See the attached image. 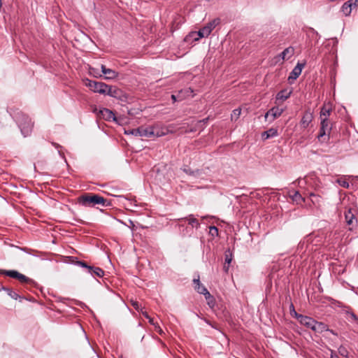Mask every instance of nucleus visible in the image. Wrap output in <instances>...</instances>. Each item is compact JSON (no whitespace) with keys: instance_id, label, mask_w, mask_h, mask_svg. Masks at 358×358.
<instances>
[{"instance_id":"nucleus-1","label":"nucleus","mask_w":358,"mask_h":358,"mask_svg":"<svg viewBox=\"0 0 358 358\" xmlns=\"http://www.w3.org/2000/svg\"><path fill=\"white\" fill-rule=\"evenodd\" d=\"M12 115L20 129L22 134L24 137L29 136L31 133L34 126L31 119L26 114L18 110L13 111Z\"/></svg>"},{"instance_id":"nucleus-2","label":"nucleus","mask_w":358,"mask_h":358,"mask_svg":"<svg viewBox=\"0 0 358 358\" xmlns=\"http://www.w3.org/2000/svg\"><path fill=\"white\" fill-rule=\"evenodd\" d=\"M78 202L83 206H94L101 204L102 206L108 205V201L103 197L92 193L85 194L78 198Z\"/></svg>"},{"instance_id":"nucleus-3","label":"nucleus","mask_w":358,"mask_h":358,"mask_svg":"<svg viewBox=\"0 0 358 358\" xmlns=\"http://www.w3.org/2000/svg\"><path fill=\"white\" fill-rule=\"evenodd\" d=\"M333 124L329 120L322 119L320 122V131L317 135V139L320 142H327L330 139V134L332 129Z\"/></svg>"},{"instance_id":"nucleus-4","label":"nucleus","mask_w":358,"mask_h":358,"mask_svg":"<svg viewBox=\"0 0 358 358\" xmlns=\"http://www.w3.org/2000/svg\"><path fill=\"white\" fill-rule=\"evenodd\" d=\"M0 273L18 280L21 283L36 286V282L15 270H0Z\"/></svg>"},{"instance_id":"nucleus-5","label":"nucleus","mask_w":358,"mask_h":358,"mask_svg":"<svg viewBox=\"0 0 358 358\" xmlns=\"http://www.w3.org/2000/svg\"><path fill=\"white\" fill-rule=\"evenodd\" d=\"M220 23V19L217 17L209 22L206 25L200 29L197 32L192 33L193 34H197L199 38H195L196 41L199 38L208 37L212 31Z\"/></svg>"},{"instance_id":"nucleus-6","label":"nucleus","mask_w":358,"mask_h":358,"mask_svg":"<svg viewBox=\"0 0 358 358\" xmlns=\"http://www.w3.org/2000/svg\"><path fill=\"white\" fill-rule=\"evenodd\" d=\"M86 85L93 92L103 94H106L107 90L108 89V85L103 83L90 80H87Z\"/></svg>"},{"instance_id":"nucleus-7","label":"nucleus","mask_w":358,"mask_h":358,"mask_svg":"<svg viewBox=\"0 0 358 358\" xmlns=\"http://www.w3.org/2000/svg\"><path fill=\"white\" fill-rule=\"evenodd\" d=\"M294 312L296 318L299 320L301 324L306 327L307 328L313 329V327L314 324H315V320L313 318L308 316L298 314L295 310H294Z\"/></svg>"},{"instance_id":"nucleus-8","label":"nucleus","mask_w":358,"mask_h":358,"mask_svg":"<svg viewBox=\"0 0 358 358\" xmlns=\"http://www.w3.org/2000/svg\"><path fill=\"white\" fill-rule=\"evenodd\" d=\"M314 118L313 113L310 110H306L300 121V125L302 128H307L313 122Z\"/></svg>"},{"instance_id":"nucleus-9","label":"nucleus","mask_w":358,"mask_h":358,"mask_svg":"<svg viewBox=\"0 0 358 358\" xmlns=\"http://www.w3.org/2000/svg\"><path fill=\"white\" fill-rule=\"evenodd\" d=\"M99 115L101 117L104 119L106 121H117V119L115 116L113 112L108 108H101L99 111Z\"/></svg>"},{"instance_id":"nucleus-10","label":"nucleus","mask_w":358,"mask_h":358,"mask_svg":"<svg viewBox=\"0 0 358 358\" xmlns=\"http://www.w3.org/2000/svg\"><path fill=\"white\" fill-rule=\"evenodd\" d=\"M170 128L171 126H169L168 127H160L159 125L153 126V138L161 137L168 134L169 132H172V130H171Z\"/></svg>"},{"instance_id":"nucleus-11","label":"nucleus","mask_w":358,"mask_h":358,"mask_svg":"<svg viewBox=\"0 0 358 358\" xmlns=\"http://www.w3.org/2000/svg\"><path fill=\"white\" fill-rule=\"evenodd\" d=\"M193 91L191 90V88L182 90L178 92V94H172L171 99L173 101V102L176 101H181L183 99H185L186 96H189L192 94Z\"/></svg>"},{"instance_id":"nucleus-12","label":"nucleus","mask_w":358,"mask_h":358,"mask_svg":"<svg viewBox=\"0 0 358 358\" xmlns=\"http://www.w3.org/2000/svg\"><path fill=\"white\" fill-rule=\"evenodd\" d=\"M284 109L279 107H273L265 114V119L266 120L269 116L272 117L271 121L275 120L276 117H280L283 113Z\"/></svg>"},{"instance_id":"nucleus-13","label":"nucleus","mask_w":358,"mask_h":358,"mask_svg":"<svg viewBox=\"0 0 358 358\" xmlns=\"http://www.w3.org/2000/svg\"><path fill=\"white\" fill-rule=\"evenodd\" d=\"M153 126L148 127H139V136L141 137H146V138H153Z\"/></svg>"},{"instance_id":"nucleus-14","label":"nucleus","mask_w":358,"mask_h":358,"mask_svg":"<svg viewBox=\"0 0 358 358\" xmlns=\"http://www.w3.org/2000/svg\"><path fill=\"white\" fill-rule=\"evenodd\" d=\"M101 72L105 75V78L107 80L115 79L117 77L118 73L110 69L106 68L104 65L101 66Z\"/></svg>"},{"instance_id":"nucleus-15","label":"nucleus","mask_w":358,"mask_h":358,"mask_svg":"<svg viewBox=\"0 0 358 358\" xmlns=\"http://www.w3.org/2000/svg\"><path fill=\"white\" fill-rule=\"evenodd\" d=\"M304 64L298 63L296 66L293 69L289 76V79L296 80L301 73L302 69L304 66Z\"/></svg>"},{"instance_id":"nucleus-16","label":"nucleus","mask_w":358,"mask_h":358,"mask_svg":"<svg viewBox=\"0 0 358 358\" xmlns=\"http://www.w3.org/2000/svg\"><path fill=\"white\" fill-rule=\"evenodd\" d=\"M344 215L347 224L349 226H354L356 218L354 213L352 212V209H347L344 213Z\"/></svg>"},{"instance_id":"nucleus-17","label":"nucleus","mask_w":358,"mask_h":358,"mask_svg":"<svg viewBox=\"0 0 358 358\" xmlns=\"http://www.w3.org/2000/svg\"><path fill=\"white\" fill-rule=\"evenodd\" d=\"M312 330L316 333L321 334L329 330V328L324 323L315 320V324H314Z\"/></svg>"},{"instance_id":"nucleus-18","label":"nucleus","mask_w":358,"mask_h":358,"mask_svg":"<svg viewBox=\"0 0 358 358\" xmlns=\"http://www.w3.org/2000/svg\"><path fill=\"white\" fill-rule=\"evenodd\" d=\"M278 135L277 129L270 128L262 134V138L263 140H266L270 138L277 136Z\"/></svg>"},{"instance_id":"nucleus-19","label":"nucleus","mask_w":358,"mask_h":358,"mask_svg":"<svg viewBox=\"0 0 358 358\" xmlns=\"http://www.w3.org/2000/svg\"><path fill=\"white\" fill-rule=\"evenodd\" d=\"M87 272L93 276H97L99 278L104 275V271L99 267L90 266Z\"/></svg>"},{"instance_id":"nucleus-20","label":"nucleus","mask_w":358,"mask_h":358,"mask_svg":"<svg viewBox=\"0 0 358 358\" xmlns=\"http://www.w3.org/2000/svg\"><path fill=\"white\" fill-rule=\"evenodd\" d=\"M331 113V108L329 107H327L326 106H322L320 110V117L322 120V119L329 120V117L330 116Z\"/></svg>"},{"instance_id":"nucleus-21","label":"nucleus","mask_w":358,"mask_h":358,"mask_svg":"<svg viewBox=\"0 0 358 358\" xmlns=\"http://www.w3.org/2000/svg\"><path fill=\"white\" fill-rule=\"evenodd\" d=\"M352 9L348 1L345 2L341 8V12L345 17L350 16L352 13Z\"/></svg>"},{"instance_id":"nucleus-22","label":"nucleus","mask_w":358,"mask_h":358,"mask_svg":"<svg viewBox=\"0 0 358 358\" xmlns=\"http://www.w3.org/2000/svg\"><path fill=\"white\" fill-rule=\"evenodd\" d=\"M292 94L291 91H287V90H283L280 91L276 96V99L278 100L285 101Z\"/></svg>"},{"instance_id":"nucleus-23","label":"nucleus","mask_w":358,"mask_h":358,"mask_svg":"<svg viewBox=\"0 0 358 358\" xmlns=\"http://www.w3.org/2000/svg\"><path fill=\"white\" fill-rule=\"evenodd\" d=\"M194 283L195 284V289L199 294H203L207 289L200 282L199 279H194Z\"/></svg>"},{"instance_id":"nucleus-24","label":"nucleus","mask_w":358,"mask_h":358,"mask_svg":"<svg viewBox=\"0 0 358 358\" xmlns=\"http://www.w3.org/2000/svg\"><path fill=\"white\" fill-rule=\"evenodd\" d=\"M188 221L189 224L192 225L193 227L198 229L200 227V224L199 221L194 217L193 215H189L187 217L185 218Z\"/></svg>"},{"instance_id":"nucleus-25","label":"nucleus","mask_w":358,"mask_h":358,"mask_svg":"<svg viewBox=\"0 0 358 358\" xmlns=\"http://www.w3.org/2000/svg\"><path fill=\"white\" fill-rule=\"evenodd\" d=\"M338 352L343 357H345V358H348L349 357V352H348V350H347V348L345 346H343L342 345L338 347Z\"/></svg>"},{"instance_id":"nucleus-26","label":"nucleus","mask_w":358,"mask_h":358,"mask_svg":"<svg viewBox=\"0 0 358 358\" xmlns=\"http://www.w3.org/2000/svg\"><path fill=\"white\" fill-rule=\"evenodd\" d=\"M241 108H236V109H234L233 111H232V113L231 115V119L232 121H236L240 115H241Z\"/></svg>"},{"instance_id":"nucleus-27","label":"nucleus","mask_w":358,"mask_h":358,"mask_svg":"<svg viewBox=\"0 0 358 358\" xmlns=\"http://www.w3.org/2000/svg\"><path fill=\"white\" fill-rule=\"evenodd\" d=\"M289 55L290 56L292 55L293 54V48L289 47V48H285L280 54V56L282 57V59H286V56L287 55Z\"/></svg>"},{"instance_id":"nucleus-28","label":"nucleus","mask_w":358,"mask_h":358,"mask_svg":"<svg viewBox=\"0 0 358 358\" xmlns=\"http://www.w3.org/2000/svg\"><path fill=\"white\" fill-rule=\"evenodd\" d=\"M292 199H293V201H296V203H300V202L304 201L303 198L299 193V192H294V194L292 196Z\"/></svg>"},{"instance_id":"nucleus-29","label":"nucleus","mask_w":358,"mask_h":358,"mask_svg":"<svg viewBox=\"0 0 358 358\" xmlns=\"http://www.w3.org/2000/svg\"><path fill=\"white\" fill-rule=\"evenodd\" d=\"M184 171L188 174V175H191V176H199V170H195V171H192L190 170L189 169H184Z\"/></svg>"},{"instance_id":"nucleus-30","label":"nucleus","mask_w":358,"mask_h":358,"mask_svg":"<svg viewBox=\"0 0 358 358\" xmlns=\"http://www.w3.org/2000/svg\"><path fill=\"white\" fill-rule=\"evenodd\" d=\"M139 127L137 129H133L125 131V134H132L135 136H139Z\"/></svg>"},{"instance_id":"nucleus-31","label":"nucleus","mask_w":358,"mask_h":358,"mask_svg":"<svg viewBox=\"0 0 358 358\" xmlns=\"http://www.w3.org/2000/svg\"><path fill=\"white\" fill-rule=\"evenodd\" d=\"M337 182L344 188H348L350 186L349 182L345 180L338 179Z\"/></svg>"},{"instance_id":"nucleus-32","label":"nucleus","mask_w":358,"mask_h":358,"mask_svg":"<svg viewBox=\"0 0 358 358\" xmlns=\"http://www.w3.org/2000/svg\"><path fill=\"white\" fill-rule=\"evenodd\" d=\"M209 231L211 234L213 236H218V229L215 226H211L209 228Z\"/></svg>"},{"instance_id":"nucleus-33","label":"nucleus","mask_w":358,"mask_h":358,"mask_svg":"<svg viewBox=\"0 0 358 358\" xmlns=\"http://www.w3.org/2000/svg\"><path fill=\"white\" fill-rule=\"evenodd\" d=\"M207 303L210 308H213L215 305V300L213 296H211L206 299Z\"/></svg>"},{"instance_id":"nucleus-34","label":"nucleus","mask_w":358,"mask_h":358,"mask_svg":"<svg viewBox=\"0 0 358 358\" xmlns=\"http://www.w3.org/2000/svg\"><path fill=\"white\" fill-rule=\"evenodd\" d=\"M116 92V90H113V88L108 85V89L107 90V92L106 93V94H108L110 96H115Z\"/></svg>"},{"instance_id":"nucleus-35","label":"nucleus","mask_w":358,"mask_h":358,"mask_svg":"<svg viewBox=\"0 0 358 358\" xmlns=\"http://www.w3.org/2000/svg\"><path fill=\"white\" fill-rule=\"evenodd\" d=\"M8 294L12 298V299H17L18 297H19V295L18 294H17L15 292L11 290V289H8Z\"/></svg>"},{"instance_id":"nucleus-36","label":"nucleus","mask_w":358,"mask_h":358,"mask_svg":"<svg viewBox=\"0 0 358 358\" xmlns=\"http://www.w3.org/2000/svg\"><path fill=\"white\" fill-rule=\"evenodd\" d=\"M76 264L78 266L87 268V271L89 270V267H90V266L87 265L86 262L83 261H77Z\"/></svg>"},{"instance_id":"nucleus-37","label":"nucleus","mask_w":358,"mask_h":358,"mask_svg":"<svg viewBox=\"0 0 358 358\" xmlns=\"http://www.w3.org/2000/svg\"><path fill=\"white\" fill-rule=\"evenodd\" d=\"M352 9L358 7V0H348Z\"/></svg>"},{"instance_id":"nucleus-38","label":"nucleus","mask_w":358,"mask_h":358,"mask_svg":"<svg viewBox=\"0 0 358 358\" xmlns=\"http://www.w3.org/2000/svg\"><path fill=\"white\" fill-rule=\"evenodd\" d=\"M330 350V358H341L333 350Z\"/></svg>"},{"instance_id":"nucleus-39","label":"nucleus","mask_w":358,"mask_h":358,"mask_svg":"<svg viewBox=\"0 0 358 358\" xmlns=\"http://www.w3.org/2000/svg\"><path fill=\"white\" fill-rule=\"evenodd\" d=\"M231 262V255H225V264H229Z\"/></svg>"},{"instance_id":"nucleus-40","label":"nucleus","mask_w":358,"mask_h":358,"mask_svg":"<svg viewBox=\"0 0 358 358\" xmlns=\"http://www.w3.org/2000/svg\"><path fill=\"white\" fill-rule=\"evenodd\" d=\"M203 294L205 296L206 299H208V298L213 296L208 291V289Z\"/></svg>"},{"instance_id":"nucleus-41","label":"nucleus","mask_w":358,"mask_h":358,"mask_svg":"<svg viewBox=\"0 0 358 358\" xmlns=\"http://www.w3.org/2000/svg\"><path fill=\"white\" fill-rule=\"evenodd\" d=\"M208 120V118H206V119H203L202 120H199L197 122L196 124L197 125H201V124H205Z\"/></svg>"},{"instance_id":"nucleus-42","label":"nucleus","mask_w":358,"mask_h":358,"mask_svg":"<svg viewBox=\"0 0 358 358\" xmlns=\"http://www.w3.org/2000/svg\"><path fill=\"white\" fill-rule=\"evenodd\" d=\"M132 306L136 309L138 310L139 306L137 301L132 302Z\"/></svg>"},{"instance_id":"nucleus-43","label":"nucleus","mask_w":358,"mask_h":358,"mask_svg":"<svg viewBox=\"0 0 358 358\" xmlns=\"http://www.w3.org/2000/svg\"><path fill=\"white\" fill-rule=\"evenodd\" d=\"M148 322H149L151 324H152V325H155V323H154V322H153V319H152V318H151L150 317H149L148 318Z\"/></svg>"},{"instance_id":"nucleus-44","label":"nucleus","mask_w":358,"mask_h":358,"mask_svg":"<svg viewBox=\"0 0 358 358\" xmlns=\"http://www.w3.org/2000/svg\"><path fill=\"white\" fill-rule=\"evenodd\" d=\"M142 314H143V315L145 318H147V319L150 317V316L148 315V313H147V312H145H145H143H143H142Z\"/></svg>"},{"instance_id":"nucleus-45","label":"nucleus","mask_w":358,"mask_h":358,"mask_svg":"<svg viewBox=\"0 0 358 358\" xmlns=\"http://www.w3.org/2000/svg\"><path fill=\"white\" fill-rule=\"evenodd\" d=\"M327 331L330 332V333H331V334H332L333 335L337 336V333H336V332H335L334 330H332V329H329V330H327Z\"/></svg>"},{"instance_id":"nucleus-46","label":"nucleus","mask_w":358,"mask_h":358,"mask_svg":"<svg viewBox=\"0 0 358 358\" xmlns=\"http://www.w3.org/2000/svg\"><path fill=\"white\" fill-rule=\"evenodd\" d=\"M223 268H224V271L225 272H228V270H229V264H228L227 266V265H224Z\"/></svg>"},{"instance_id":"nucleus-47","label":"nucleus","mask_w":358,"mask_h":358,"mask_svg":"<svg viewBox=\"0 0 358 358\" xmlns=\"http://www.w3.org/2000/svg\"><path fill=\"white\" fill-rule=\"evenodd\" d=\"M310 196L311 197H315V198H317V197H318V196L315 195V194H313V193H311V194H310Z\"/></svg>"},{"instance_id":"nucleus-48","label":"nucleus","mask_w":358,"mask_h":358,"mask_svg":"<svg viewBox=\"0 0 358 358\" xmlns=\"http://www.w3.org/2000/svg\"><path fill=\"white\" fill-rule=\"evenodd\" d=\"M352 317L355 319V320H357V317L355 314H352Z\"/></svg>"},{"instance_id":"nucleus-49","label":"nucleus","mask_w":358,"mask_h":358,"mask_svg":"<svg viewBox=\"0 0 358 358\" xmlns=\"http://www.w3.org/2000/svg\"><path fill=\"white\" fill-rule=\"evenodd\" d=\"M2 6V3H1V0H0V8Z\"/></svg>"}]
</instances>
